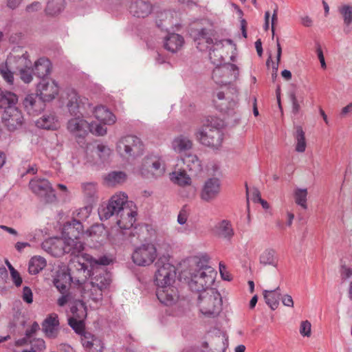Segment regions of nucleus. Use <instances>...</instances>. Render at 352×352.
<instances>
[{
    "label": "nucleus",
    "mask_w": 352,
    "mask_h": 352,
    "mask_svg": "<svg viewBox=\"0 0 352 352\" xmlns=\"http://www.w3.org/2000/svg\"><path fill=\"white\" fill-rule=\"evenodd\" d=\"M111 283L110 274L102 267H98L93 273L90 281L85 282L79 286L77 294L84 300L100 302L103 298V292Z\"/></svg>",
    "instance_id": "nucleus-1"
},
{
    "label": "nucleus",
    "mask_w": 352,
    "mask_h": 352,
    "mask_svg": "<svg viewBox=\"0 0 352 352\" xmlns=\"http://www.w3.org/2000/svg\"><path fill=\"white\" fill-rule=\"evenodd\" d=\"M41 247L49 254L58 257L64 254L77 255L84 250V243L73 239L71 236L66 237L64 235V239L54 237L45 240Z\"/></svg>",
    "instance_id": "nucleus-2"
},
{
    "label": "nucleus",
    "mask_w": 352,
    "mask_h": 352,
    "mask_svg": "<svg viewBox=\"0 0 352 352\" xmlns=\"http://www.w3.org/2000/svg\"><path fill=\"white\" fill-rule=\"evenodd\" d=\"M31 62L28 59L25 54L18 57H8L6 63L0 65V74L3 78L9 85H12L14 82L13 72L12 69L14 68L20 72L21 80L29 83L32 80L31 73L25 68H30Z\"/></svg>",
    "instance_id": "nucleus-3"
},
{
    "label": "nucleus",
    "mask_w": 352,
    "mask_h": 352,
    "mask_svg": "<svg viewBox=\"0 0 352 352\" xmlns=\"http://www.w3.org/2000/svg\"><path fill=\"white\" fill-rule=\"evenodd\" d=\"M223 126L222 120L211 118L196 131L195 135L197 141L201 144L218 148L223 141V133L221 130Z\"/></svg>",
    "instance_id": "nucleus-4"
},
{
    "label": "nucleus",
    "mask_w": 352,
    "mask_h": 352,
    "mask_svg": "<svg viewBox=\"0 0 352 352\" xmlns=\"http://www.w3.org/2000/svg\"><path fill=\"white\" fill-rule=\"evenodd\" d=\"M62 103L71 116L88 113L89 110L91 109V103L89 99L74 89L65 91L62 98Z\"/></svg>",
    "instance_id": "nucleus-5"
},
{
    "label": "nucleus",
    "mask_w": 352,
    "mask_h": 352,
    "mask_svg": "<svg viewBox=\"0 0 352 352\" xmlns=\"http://www.w3.org/2000/svg\"><path fill=\"white\" fill-rule=\"evenodd\" d=\"M221 295L215 289H209L199 294L197 305L205 316L217 315L221 309Z\"/></svg>",
    "instance_id": "nucleus-6"
},
{
    "label": "nucleus",
    "mask_w": 352,
    "mask_h": 352,
    "mask_svg": "<svg viewBox=\"0 0 352 352\" xmlns=\"http://www.w3.org/2000/svg\"><path fill=\"white\" fill-rule=\"evenodd\" d=\"M215 272L210 266H204L191 273L188 285L192 292L201 293L209 289L214 281Z\"/></svg>",
    "instance_id": "nucleus-7"
},
{
    "label": "nucleus",
    "mask_w": 352,
    "mask_h": 352,
    "mask_svg": "<svg viewBox=\"0 0 352 352\" xmlns=\"http://www.w3.org/2000/svg\"><path fill=\"white\" fill-rule=\"evenodd\" d=\"M156 270L154 282L158 287L171 286L175 280V267L169 262L166 256L160 257L155 264Z\"/></svg>",
    "instance_id": "nucleus-8"
},
{
    "label": "nucleus",
    "mask_w": 352,
    "mask_h": 352,
    "mask_svg": "<svg viewBox=\"0 0 352 352\" xmlns=\"http://www.w3.org/2000/svg\"><path fill=\"white\" fill-rule=\"evenodd\" d=\"M133 202L128 201V196L124 192L113 195L105 205H102L98 209V214L102 221L113 217L120 213L126 206H133Z\"/></svg>",
    "instance_id": "nucleus-9"
},
{
    "label": "nucleus",
    "mask_w": 352,
    "mask_h": 352,
    "mask_svg": "<svg viewBox=\"0 0 352 352\" xmlns=\"http://www.w3.org/2000/svg\"><path fill=\"white\" fill-rule=\"evenodd\" d=\"M166 170L165 163L159 155H151L145 157L139 168V173L146 179H157L162 177Z\"/></svg>",
    "instance_id": "nucleus-10"
},
{
    "label": "nucleus",
    "mask_w": 352,
    "mask_h": 352,
    "mask_svg": "<svg viewBox=\"0 0 352 352\" xmlns=\"http://www.w3.org/2000/svg\"><path fill=\"white\" fill-rule=\"evenodd\" d=\"M72 280L71 276L64 272H58L54 278V285L61 294L56 301L60 307L67 305V302L73 299V294L76 292L75 289L69 287Z\"/></svg>",
    "instance_id": "nucleus-11"
},
{
    "label": "nucleus",
    "mask_w": 352,
    "mask_h": 352,
    "mask_svg": "<svg viewBox=\"0 0 352 352\" xmlns=\"http://www.w3.org/2000/svg\"><path fill=\"white\" fill-rule=\"evenodd\" d=\"M29 188L32 193L45 203H53L56 201L54 189L50 182L45 178L34 177L29 182Z\"/></svg>",
    "instance_id": "nucleus-12"
},
{
    "label": "nucleus",
    "mask_w": 352,
    "mask_h": 352,
    "mask_svg": "<svg viewBox=\"0 0 352 352\" xmlns=\"http://www.w3.org/2000/svg\"><path fill=\"white\" fill-rule=\"evenodd\" d=\"M137 210L136 206H126L120 213L113 217L114 221L118 227L123 230L124 236H134L133 232V225L136 221Z\"/></svg>",
    "instance_id": "nucleus-13"
},
{
    "label": "nucleus",
    "mask_w": 352,
    "mask_h": 352,
    "mask_svg": "<svg viewBox=\"0 0 352 352\" xmlns=\"http://www.w3.org/2000/svg\"><path fill=\"white\" fill-rule=\"evenodd\" d=\"M206 42L208 45H212L209 48V58L214 65H218L221 63L225 54L226 48H229L232 51L236 50V45L230 39L214 41L211 38H206Z\"/></svg>",
    "instance_id": "nucleus-14"
},
{
    "label": "nucleus",
    "mask_w": 352,
    "mask_h": 352,
    "mask_svg": "<svg viewBox=\"0 0 352 352\" xmlns=\"http://www.w3.org/2000/svg\"><path fill=\"white\" fill-rule=\"evenodd\" d=\"M117 151L123 156L135 157L141 155L143 145L140 138L134 135L122 138L117 143Z\"/></svg>",
    "instance_id": "nucleus-15"
},
{
    "label": "nucleus",
    "mask_w": 352,
    "mask_h": 352,
    "mask_svg": "<svg viewBox=\"0 0 352 352\" xmlns=\"http://www.w3.org/2000/svg\"><path fill=\"white\" fill-rule=\"evenodd\" d=\"M157 257V250L152 243H146L137 247L133 254V262L138 266H148Z\"/></svg>",
    "instance_id": "nucleus-16"
},
{
    "label": "nucleus",
    "mask_w": 352,
    "mask_h": 352,
    "mask_svg": "<svg viewBox=\"0 0 352 352\" xmlns=\"http://www.w3.org/2000/svg\"><path fill=\"white\" fill-rule=\"evenodd\" d=\"M82 251L77 255H73L74 258L72 261L69 268L73 273L77 272L78 283L90 275L89 267L93 266L94 261V258L91 255L82 253Z\"/></svg>",
    "instance_id": "nucleus-17"
},
{
    "label": "nucleus",
    "mask_w": 352,
    "mask_h": 352,
    "mask_svg": "<svg viewBox=\"0 0 352 352\" xmlns=\"http://www.w3.org/2000/svg\"><path fill=\"white\" fill-rule=\"evenodd\" d=\"M239 74V69L236 65L227 63L216 67L213 69L212 78L217 84L226 85L232 81L236 80Z\"/></svg>",
    "instance_id": "nucleus-18"
},
{
    "label": "nucleus",
    "mask_w": 352,
    "mask_h": 352,
    "mask_svg": "<svg viewBox=\"0 0 352 352\" xmlns=\"http://www.w3.org/2000/svg\"><path fill=\"white\" fill-rule=\"evenodd\" d=\"M1 118L3 124L10 131L20 129L24 123L23 115L16 107L4 111Z\"/></svg>",
    "instance_id": "nucleus-19"
},
{
    "label": "nucleus",
    "mask_w": 352,
    "mask_h": 352,
    "mask_svg": "<svg viewBox=\"0 0 352 352\" xmlns=\"http://www.w3.org/2000/svg\"><path fill=\"white\" fill-rule=\"evenodd\" d=\"M221 191V182L218 178H209L204 184L200 198L206 202H211L217 198Z\"/></svg>",
    "instance_id": "nucleus-20"
},
{
    "label": "nucleus",
    "mask_w": 352,
    "mask_h": 352,
    "mask_svg": "<svg viewBox=\"0 0 352 352\" xmlns=\"http://www.w3.org/2000/svg\"><path fill=\"white\" fill-rule=\"evenodd\" d=\"M59 88L54 80L41 79L36 87V94L45 101L50 102L58 95Z\"/></svg>",
    "instance_id": "nucleus-21"
},
{
    "label": "nucleus",
    "mask_w": 352,
    "mask_h": 352,
    "mask_svg": "<svg viewBox=\"0 0 352 352\" xmlns=\"http://www.w3.org/2000/svg\"><path fill=\"white\" fill-rule=\"evenodd\" d=\"M67 122V129L74 136L84 138L88 134L89 123L83 118V115L72 116Z\"/></svg>",
    "instance_id": "nucleus-22"
},
{
    "label": "nucleus",
    "mask_w": 352,
    "mask_h": 352,
    "mask_svg": "<svg viewBox=\"0 0 352 352\" xmlns=\"http://www.w3.org/2000/svg\"><path fill=\"white\" fill-rule=\"evenodd\" d=\"M45 102L37 94H32L25 98L23 104L28 114L36 116L44 110Z\"/></svg>",
    "instance_id": "nucleus-23"
},
{
    "label": "nucleus",
    "mask_w": 352,
    "mask_h": 352,
    "mask_svg": "<svg viewBox=\"0 0 352 352\" xmlns=\"http://www.w3.org/2000/svg\"><path fill=\"white\" fill-rule=\"evenodd\" d=\"M158 300L165 305L170 306L175 304L178 300L177 291L173 286L158 287L156 292Z\"/></svg>",
    "instance_id": "nucleus-24"
},
{
    "label": "nucleus",
    "mask_w": 352,
    "mask_h": 352,
    "mask_svg": "<svg viewBox=\"0 0 352 352\" xmlns=\"http://www.w3.org/2000/svg\"><path fill=\"white\" fill-rule=\"evenodd\" d=\"M81 343L87 352H102L104 349L102 340L89 332L83 333Z\"/></svg>",
    "instance_id": "nucleus-25"
},
{
    "label": "nucleus",
    "mask_w": 352,
    "mask_h": 352,
    "mask_svg": "<svg viewBox=\"0 0 352 352\" xmlns=\"http://www.w3.org/2000/svg\"><path fill=\"white\" fill-rule=\"evenodd\" d=\"M80 297L79 294L76 292L73 294V299L67 302L72 315L70 318L85 319L87 317V307L85 302L80 298Z\"/></svg>",
    "instance_id": "nucleus-26"
},
{
    "label": "nucleus",
    "mask_w": 352,
    "mask_h": 352,
    "mask_svg": "<svg viewBox=\"0 0 352 352\" xmlns=\"http://www.w3.org/2000/svg\"><path fill=\"white\" fill-rule=\"evenodd\" d=\"M59 327L58 315L55 313L50 314L42 323L43 331L48 338L56 337Z\"/></svg>",
    "instance_id": "nucleus-27"
},
{
    "label": "nucleus",
    "mask_w": 352,
    "mask_h": 352,
    "mask_svg": "<svg viewBox=\"0 0 352 352\" xmlns=\"http://www.w3.org/2000/svg\"><path fill=\"white\" fill-rule=\"evenodd\" d=\"M130 12L137 17H146L152 11L151 4L144 0H138L131 3L129 7Z\"/></svg>",
    "instance_id": "nucleus-28"
},
{
    "label": "nucleus",
    "mask_w": 352,
    "mask_h": 352,
    "mask_svg": "<svg viewBox=\"0 0 352 352\" xmlns=\"http://www.w3.org/2000/svg\"><path fill=\"white\" fill-rule=\"evenodd\" d=\"M94 114L95 118L104 124H113L116 122L115 116L106 107L98 106L89 110Z\"/></svg>",
    "instance_id": "nucleus-29"
},
{
    "label": "nucleus",
    "mask_w": 352,
    "mask_h": 352,
    "mask_svg": "<svg viewBox=\"0 0 352 352\" xmlns=\"http://www.w3.org/2000/svg\"><path fill=\"white\" fill-rule=\"evenodd\" d=\"M192 142L187 136L179 135L174 138L171 142L172 149L177 153L182 154L190 150Z\"/></svg>",
    "instance_id": "nucleus-30"
},
{
    "label": "nucleus",
    "mask_w": 352,
    "mask_h": 352,
    "mask_svg": "<svg viewBox=\"0 0 352 352\" xmlns=\"http://www.w3.org/2000/svg\"><path fill=\"white\" fill-rule=\"evenodd\" d=\"M186 168L190 174L197 175L202 170V164L196 155L188 154L182 158Z\"/></svg>",
    "instance_id": "nucleus-31"
},
{
    "label": "nucleus",
    "mask_w": 352,
    "mask_h": 352,
    "mask_svg": "<svg viewBox=\"0 0 352 352\" xmlns=\"http://www.w3.org/2000/svg\"><path fill=\"white\" fill-rule=\"evenodd\" d=\"M215 234L223 239L230 241L234 236V230L230 221L222 220L214 227Z\"/></svg>",
    "instance_id": "nucleus-32"
},
{
    "label": "nucleus",
    "mask_w": 352,
    "mask_h": 352,
    "mask_svg": "<svg viewBox=\"0 0 352 352\" xmlns=\"http://www.w3.org/2000/svg\"><path fill=\"white\" fill-rule=\"evenodd\" d=\"M83 234V226L80 220L74 219L64 228V235L71 236L77 241H80V236Z\"/></svg>",
    "instance_id": "nucleus-33"
},
{
    "label": "nucleus",
    "mask_w": 352,
    "mask_h": 352,
    "mask_svg": "<svg viewBox=\"0 0 352 352\" xmlns=\"http://www.w3.org/2000/svg\"><path fill=\"white\" fill-rule=\"evenodd\" d=\"M36 125L41 129L54 130L58 128V120L54 113L44 114L36 122Z\"/></svg>",
    "instance_id": "nucleus-34"
},
{
    "label": "nucleus",
    "mask_w": 352,
    "mask_h": 352,
    "mask_svg": "<svg viewBox=\"0 0 352 352\" xmlns=\"http://www.w3.org/2000/svg\"><path fill=\"white\" fill-rule=\"evenodd\" d=\"M51 67V63L47 58H41L34 63V74L38 78L45 79L50 74Z\"/></svg>",
    "instance_id": "nucleus-35"
},
{
    "label": "nucleus",
    "mask_w": 352,
    "mask_h": 352,
    "mask_svg": "<svg viewBox=\"0 0 352 352\" xmlns=\"http://www.w3.org/2000/svg\"><path fill=\"white\" fill-rule=\"evenodd\" d=\"M65 0H48L45 13L50 16H58L65 10Z\"/></svg>",
    "instance_id": "nucleus-36"
},
{
    "label": "nucleus",
    "mask_w": 352,
    "mask_h": 352,
    "mask_svg": "<svg viewBox=\"0 0 352 352\" xmlns=\"http://www.w3.org/2000/svg\"><path fill=\"white\" fill-rule=\"evenodd\" d=\"M280 296L281 293L279 287L274 289L263 291L265 302L272 310H275L278 307Z\"/></svg>",
    "instance_id": "nucleus-37"
},
{
    "label": "nucleus",
    "mask_w": 352,
    "mask_h": 352,
    "mask_svg": "<svg viewBox=\"0 0 352 352\" xmlns=\"http://www.w3.org/2000/svg\"><path fill=\"white\" fill-rule=\"evenodd\" d=\"M83 196L88 201H94L98 197V184L95 182H86L80 184Z\"/></svg>",
    "instance_id": "nucleus-38"
},
{
    "label": "nucleus",
    "mask_w": 352,
    "mask_h": 352,
    "mask_svg": "<svg viewBox=\"0 0 352 352\" xmlns=\"http://www.w3.org/2000/svg\"><path fill=\"white\" fill-rule=\"evenodd\" d=\"M18 102L17 96L10 91H1L0 93V109L6 111L11 108L16 107Z\"/></svg>",
    "instance_id": "nucleus-39"
},
{
    "label": "nucleus",
    "mask_w": 352,
    "mask_h": 352,
    "mask_svg": "<svg viewBox=\"0 0 352 352\" xmlns=\"http://www.w3.org/2000/svg\"><path fill=\"white\" fill-rule=\"evenodd\" d=\"M184 43V38L181 35L171 34L166 38L164 47L171 52H176L182 47Z\"/></svg>",
    "instance_id": "nucleus-40"
},
{
    "label": "nucleus",
    "mask_w": 352,
    "mask_h": 352,
    "mask_svg": "<svg viewBox=\"0 0 352 352\" xmlns=\"http://www.w3.org/2000/svg\"><path fill=\"white\" fill-rule=\"evenodd\" d=\"M230 91H228L226 94L223 91H219L217 94V98L221 101L218 106L221 111H225L228 109H233L237 103L236 95L233 96L231 98L228 96Z\"/></svg>",
    "instance_id": "nucleus-41"
},
{
    "label": "nucleus",
    "mask_w": 352,
    "mask_h": 352,
    "mask_svg": "<svg viewBox=\"0 0 352 352\" xmlns=\"http://www.w3.org/2000/svg\"><path fill=\"white\" fill-rule=\"evenodd\" d=\"M126 175L123 171H111L104 177V182L108 186H116L124 183Z\"/></svg>",
    "instance_id": "nucleus-42"
},
{
    "label": "nucleus",
    "mask_w": 352,
    "mask_h": 352,
    "mask_svg": "<svg viewBox=\"0 0 352 352\" xmlns=\"http://www.w3.org/2000/svg\"><path fill=\"white\" fill-rule=\"evenodd\" d=\"M260 263L263 265H272L276 267L278 264V258L276 251L274 249L268 248L265 250L259 257Z\"/></svg>",
    "instance_id": "nucleus-43"
},
{
    "label": "nucleus",
    "mask_w": 352,
    "mask_h": 352,
    "mask_svg": "<svg viewBox=\"0 0 352 352\" xmlns=\"http://www.w3.org/2000/svg\"><path fill=\"white\" fill-rule=\"evenodd\" d=\"M294 133L295 151L298 153H303L306 150L307 142L305 132L300 126H296Z\"/></svg>",
    "instance_id": "nucleus-44"
},
{
    "label": "nucleus",
    "mask_w": 352,
    "mask_h": 352,
    "mask_svg": "<svg viewBox=\"0 0 352 352\" xmlns=\"http://www.w3.org/2000/svg\"><path fill=\"white\" fill-rule=\"evenodd\" d=\"M170 178L173 183L180 186H190L192 182L190 177L186 173L185 170L173 172L170 174Z\"/></svg>",
    "instance_id": "nucleus-45"
},
{
    "label": "nucleus",
    "mask_w": 352,
    "mask_h": 352,
    "mask_svg": "<svg viewBox=\"0 0 352 352\" xmlns=\"http://www.w3.org/2000/svg\"><path fill=\"white\" fill-rule=\"evenodd\" d=\"M46 261L41 256H34L29 261L28 271L31 274H37L46 266Z\"/></svg>",
    "instance_id": "nucleus-46"
},
{
    "label": "nucleus",
    "mask_w": 352,
    "mask_h": 352,
    "mask_svg": "<svg viewBox=\"0 0 352 352\" xmlns=\"http://www.w3.org/2000/svg\"><path fill=\"white\" fill-rule=\"evenodd\" d=\"M338 11L340 14L343 23L346 27H349L352 24V5L342 4L338 8Z\"/></svg>",
    "instance_id": "nucleus-47"
},
{
    "label": "nucleus",
    "mask_w": 352,
    "mask_h": 352,
    "mask_svg": "<svg viewBox=\"0 0 352 352\" xmlns=\"http://www.w3.org/2000/svg\"><path fill=\"white\" fill-rule=\"evenodd\" d=\"M307 188H296L294 194L296 204L305 210L307 208Z\"/></svg>",
    "instance_id": "nucleus-48"
},
{
    "label": "nucleus",
    "mask_w": 352,
    "mask_h": 352,
    "mask_svg": "<svg viewBox=\"0 0 352 352\" xmlns=\"http://www.w3.org/2000/svg\"><path fill=\"white\" fill-rule=\"evenodd\" d=\"M85 319L78 318H69L68 324L75 331L76 333L80 334L81 336L85 333Z\"/></svg>",
    "instance_id": "nucleus-49"
},
{
    "label": "nucleus",
    "mask_w": 352,
    "mask_h": 352,
    "mask_svg": "<svg viewBox=\"0 0 352 352\" xmlns=\"http://www.w3.org/2000/svg\"><path fill=\"white\" fill-rule=\"evenodd\" d=\"M97 154L102 161H106L111 154L110 148L104 144H98L96 147Z\"/></svg>",
    "instance_id": "nucleus-50"
},
{
    "label": "nucleus",
    "mask_w": 352,
    "mask_h": 352,
    "mask_svg": "<svg viewBox=\"0 0 352 352\" xmlns=\"http://www.w3.org/2000/svg\"><path fill=\"white\" fill-rule=\"evenodd\" d=\"M89 131L94 135L102 136L107 133V128L100 124L92 122L89 124Z\"/></svg>",
    "instance_id": "nucleus-51"
},
{
    "label": "nucleus",
    "mask_w": 352,
    "mask_h": 352,
    "mask_svg": "<svg viewBox=\"0 0 352 352\" xmlns=\"http://www.w3.org/2000/svg\"><path fill=\"white\" fill-rule=\"evenodd\" d=\"M42 9V4L41 2L35 1L31 3L28 4L25 8V12L28 15L35 14Z\"/></svg>",
    "instance_id": "nucleus-52"
},
{
    "label": "nucleus",
    "mask_w": 352,
    "mask_h": 352,
    "mask_svg": "<svg viewBox=\"0 0 352 352\" xmlns=\"http://www.w3.org/2000/svg\"><path fill=\"white\" fill-rule=\"evenodd\" d=\"M299 332L303 337H310L311 334V324L308 320L302 321L300 325Z\"/></svg>",
    "instance_id": "nucleus-53"
},
{
    "label": "nucleus",
    "mask_w": 352,
    "mask_h": 352,
    "mask_svg": "<svg viewBox=\"0 0 352 352\" xmlns=\"http://www.w3.org/2000/svg\"><path fill=\"white\" fill-rule=\"evenodd\" d=\"M276 45H277V55H276V63H274L272 64V69L274 72V74L276 75V72L278 69V64L280 61L281 54H282V48L280 44L279 43V39H276Z\"/></svg>",
    "instance_id": "nucleus-54"
},
{
    "label": "nucleus",
    "mask_w": 352,
    "mask_h": 352,
    "mask_svg": "<svg viewBox=\"0 0 352 352\" xmlns=\"http://www.w3.org/2000/svg\"><path fill=\"white\" fill-rule=\"evenodd\" d=\"M188 217V211L186 206H184L179 211L177 216V222L180 225H184L186 223Z\"/></svg>",
    "instance_id": "nucleus-55"
},
{
    "label": "nucleus",
    "mask_w": 352,
    "mask_h": 352,
    "mask_svg": "<svg viewBox=\"0 0 352 352\" xmlns=\"http://www.w3.org/2000/svg\"><path fill=\"white\" fill-rule=\"evenodd\" d=\"M22 298L25 302L28 304H31L33 302V294L30 287H23Z\"/></svg>",
    "instance_id": "nucleus-56"
},
{
    "label": "nucleus",
    "mask_w": 352,
    "mask_h": 352,
    "mask_svg": "<svg viewBox=\"0 0 352 352\" xmlns=\"http://www.w3.org/2000/svg\"><path fill=\"white\" fill-rule=\"evenodd\" d=\"M289 99L292 104V113L294 114L298 113L300 109V106L298 103L296 94L294 93H291L289 94Z\"/></svg>",
    "instance_id": "nucleus-57"
},
{
    "label": "nucleus",
    "mask_w": 352,
    "mask_h": 352,
    "mask_svg": "<svg viewBox=\"0 0 352 352\" xmlns=\"http://www.w3.org/2000/svg\"><path fill=\"white\" fill-rule=\"evenodd\" d=\"M23 0H6V7L12 10L19 8Z\"/></svg>",
    "instance_id": "nucleus-58"
},
{
    "label": "nucleus",
    "mask_w": 352,
    "mask_h": 352,
    "mask_svg": "<svg viewBox=\"0 0 352 352\" xmlns=\"http://www.w3.org/2000/svg\"><path fill=\"white\" fill-rule=\"evenodd\" d=\"M90 208L89 207H84L80 209L77 212V217L80 219H86L90 214Z\"/></svg>",
    "instance_id": "nucleus-59"
},
{
    "label": "nucleus",
    "mask_w": 352,
    "mask_h": 352,
    "mask_svg": "<svg viewBox=\"0 0 352 352\" xmlns=\"http://www.w3.org/2000/svg\"><path fill=\"white\" fill-rule=\"evenodd\" d=\"M10 276H11L12 280L13 283H14V285L16 287L21 286V285L22 283V278L21 277L19 273L16 270L13 271L10 274Z\"/></svg>",
    "instance_id": "nucleus-60"
},
{
    "label": "nucleus",
    "mask_w": 352,
    "mask_h": 352,
    "mask_svg": "<svg viewBox=\"0 0 352 352\" xmlns=\"http://www.w3.org/2000/svg\"><path fill=\"white\" fill-rule=\"evenodd\" d=\"M39 329V325L36 322H34L30 329L25 331L27 338L32 337Z\"/></svg>",
    "instance_id": "nucleus-61"
},
{
    "label": "nucleus",
    "mask_w": 352,
    "mask_h": 352,
    "mask_svg": "<svg viewBox=\"0 0 352 352\" xmlns=\"http://www.w3.org/2000/svg\"><path fill=\"white\" fill-rule=\"evenodd\" d=\"M340 274L342 278L346 279L352 276V270L346 265H342Z\"/></svg>",
    "instance_id": "nucleus-62"
},
{
    "label": "nucleus",
    "mask_w": 352,
    "mask_h": 352,
    "mask_svg": "<svg viewBox=\"0 0 352 352\" xmlns=\"http://www.w3.org/2000/svg\"><path fill=\"white\" fill-rule=\"evenodd\" d=\"M219 272H220V274L221 276V278L223 280H230V276L228 272H227V270H226V267L222 263H219Z\"/></svg>",
    "instance_id": "nucleus-63"
},
{
    "label": "nucleus",
    "mask_w": 352,
    "mask_h": 352,
    "mask_svg": "<svg viewBox=\"0 0 352 352\" xmlns=\"http://www.w3.org/2000/svg\"><path fill=\"white\" fill-rule=\"evenodd\" d=\"M281 300L283 304L288 307H294V300L292 297L289 294H285L282 296Z\"/></svg>",
    "instance_id": "nucleus-64"
}]
</instances>
